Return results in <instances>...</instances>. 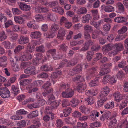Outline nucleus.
Here are the masks:
<instances>
[{"instance_id": "obj_2", "label": "nucleus", "mask_w": 128, "mask_h": 128, "mask_svg": "<svg viewBox=\"0 0 128 128\" xmlns=\"http://www.w3.org/2000/svg\"><path fill=\"white\" fill-rule=\"evenodd\" d=\"M32 56L31 54H24L21 56L20 57L18 58V56H15L16 61L18 60L19 59L21 61H24L29 60L32 58Z\"/></svg>"}, {"instance_id": "obj_32", "label": "nucleus", "mask_w": 128, "mask_h": 128, "mask_svg": "<svg viewBox=\"0 0 128 128\" xmlns=\"http://www.w3.org/2000/svg\"><path fill=\"white\" fill-rule=\"evenodd\" d=\"M87 10L85 7H82L79 8L77 11L78 14H86L87 12Z\"/></svg>"}, {"instance_id": "obj_36", "label": "nucleus", "mask_w": 128, "mask_h": 128, "mask_svg": "<svg viewBox=\"0 0 128 128\" xmlns=\"http://www.w3.org/2000/svg\"><path fill=\"white\" fill-rule=\"evenodd\" d=\"M3 44L5 48L6 49H11L14 46L13 44H11L9 42H3Z\"/></svg>"}, {"instance_id": "obj_33", "label": "nucleus", "mask_w": 128, "mask_h": 128, "mask_svg": "<svg viewBox=\"0 0 128 128\" xmlns=\"http://www.w3.org/2000/svg\"><path fill=\"white\" fill-rule=\"evenodd\" d=\"M99 116V112L96 111L94 110L92 112L90 116L92 119V120H94L96 117H98Z\"/></svg>"}, {"instance_id": "obj_45", "label": "nucleus", "mask_w": 128, "mask_h": 128, "mask_svg": "<svg viewBox=\"0 0 128 128\" xmlns=\"http://www.w3.org/2000/svg\"><path fill=\"white\" fill-rule=\"evenodd\" d=\"M91 12L93 15L94 16V20H98L99 17L98 14V11L97 10H91Z\"/></svg>"}, {"instance_id": "obj_30", "label": "nucleus", "mask_w": 128, "mask_h": 128, "mask_svg": "<svg viewBox=\"0 0 128 128\" xmlns=\"http://www.w3.org/2000/svg\"><path fill=\"white\" fill-rule=\"evenodd\" d=\"M35 55L36 56V61L34 60L33 62L34 64L36 65L38 62V60L42 58V54L40 53L36 54Z\"/></svg>"}, {"instance_id": "obj_4", "label": "nucleus", "mask_w": 128, "mask_h": 128, "mask_svg": "<svg viewBox=\"0 0 128 128\" xmlns=\"http://www.w3.org/2000/svg\"><path fill=\"white\" fill-rule=\"evenodd\" d=\"M114 47L116 48V52L114 53V52L112 53L110 52L109 54V55L110 56H110V54H112L113 56L114 54L117 53V52L120 51L122 50L124 48V46L123 44L122 43H116L114 45Z\"/></svg>"}, {"instance_id": "obj_25", "label": "nucleus", "mask_w": 128, "mask_h": 128, "mask_svg": "<svg viewBox=\"0 0 128 128\" xmlns=\"http://www.w3.org/2000/svg\"><path fill=\"white\" fill-rule=\"evenodd\" d=\"M104 97L103 96L102 97L100 96L99 98L100 100L97 102V104L98 106H100L102 104L108 100L107 97Z\"/></svg>"}, {"instance_id": "obj_26", "label": "nucleus", "mask_w": 128, "mask_h": 128, "mask_svg": "<svg viewBox=\"0 0 128 128\" xmlns=\"http://www.w3.org/2000/svg\"><path fill=\"white\" fill-rule=\"evenodd\" d=\"M56 52V50L55 49H53L49 50L48 52V53H50L52 55V56L53 58L55 60L58 59L60 58L59 56H57V55L55 54Z\"/></svg>"}, {"instance_id": "obj_21", "label": "nucleus", "mask_w": 128, "mask_h": 128, "mask_svg": "<svg viewBox=\"0 0 128 128\" xmlns=\"http://www.w3.org/2000/svg\"><path fill=\"white\" fill-rule=\"evenodd\" d=\"M86 87V85L85 83L80 84L78 86L77 90L80 92H82L85 90Z\"/></svg>"}, {"instance_id": "obj_13", "label": "nucleus", "mask_w": 128, "mask_h": 128, "mask_svg": "<svg viewBox=\"0 0 128 128\" xmlns=\"http://www.w3.org/2000/svg\"><path fill=\"white\" fill-rule=\"evenodd\" d=\"M14 20L16 23L20 24H24L25 23V20L22 16H16L14 17Z\"/></svg>"}, {"instance_id": "obj_5", "label": "nucleus", "mask_w": 128, "mask_h": 128, "mask_svg": "<svg viewBox=\"0 0 128 128\" xmlns=\"http://www.w3.org/2000/svg\"><path fill=\"white\" fill-rule=\"evenodd\" d=\"M74 94V92L71 88H68L62 93V96L65 98H69L72 97Z\"/></svg>"}, {"instance_id": "obj_28", "label": "nucleus", "mask_w": 128, "mask_h": 128, "mask_svg": "<svg viewBox=\"0 0 128 128\" xmlns=\"http://www.w3.org/2000/svg\"><path fill=\"white\" fill-rule=\"evenodd\" d=\"M48 11L47 8L43 7H38L36 8L35 11L37 12H46Z\"/></svg>"}, {"instance_id": "obj_37", "label": "nucleus", "mask_w": 128, "mask_h": 128, "mask_svg": "<svg viewBox=\"0 0 128 128\" xmlns=\"http://www.w3.org/2000/svg\"><path fill=\"white\" fill-rule=\"evenodd\" d=\"M55 100V98L53 95L49 96L48 97V99L46 102L48 104H52V102H54Z\"/></svg>"}, {"instance_id": "obj_8", "label": "nucleus", "mask_w": 128, "mask_h": 128, "mask_svg": "<svg viewBox=\"0 0 128 128\" xmlns=\"http://www.w3.org/2000/svg\"><path fill=\"white\" fill-rule=\"evenodd\" d=\"M66 31L64 28H60L58 31V33L57 35L58 38L62 40L66 34Z\"/></svg>"}, {"instance_id": "obj_58", "label": "nucleus", "mask_w": 128, "mask_h": 128, "mask_svg": "<svg viewBox=\"0 0 128 128\" xmlns=\"http://www.w3.org/2000/svg\"><path fill=\"white\" fill-rule=\"evenodd\" d=\"M30 64V63L29 62H23L21 64L20 67L22 68H24L29 66Z\"/></svg>"}, {"instance_id": "obj_23", "label": "nucleus", "mask_w": 128, "mask_h": 128, "mask_svg": "<svg viewBox=\"0 0 128 128\" xmlns=\"http://www.w3.org/2000/svg\"><path fill=\"white\" fill-rule=\"evenodd\" d=\"M114 47V44H108L104 46L102 48V50L103 51H108L112 50Z\"/></svg>"}, {"instance_id": "obj_6", "label": "nucleus", "mask_w": 128, "mask_h": 128, "mask_svg": "<svg viewBox=\"0 0 128 128\" xmlns=\"http://www.w3.org/2000/svg\"><path fill=\"white\" fill-rule=\"evenodd\" d=\"M19 7L22 10L24 11H30L31 8L30 6L23 3L21 2L18 4Z\"/></svg>"}, {"instance_id": "obj_59", "label": "nucleus", "mask_w": 128, "mask_h": 128, "mask_svg": "<svg viewBox=\"0 0 128 128\" xmlns=\"http://www.w3.org/2000/svg\"><path fill=\"white\" fill-rule=\"evenodd\" d=\"M68 20V19L66 17L62 16L60 19V24L61 25H62L64 24Z\"/></svg>"}, {"instance_id": "obj_34", "label": "nucleus", "mask_w": 128, "mask_h": 128, "mask_svg": "<svg viewBox=\"0 0 128 128\" xmlns=\"http://www.w3.org/2000/svg\"><path fill=\"white\" fill-rule=\"evenodd\" d=\"M31 81V80L30 79H24L22 80L20 82V85L26 86L30 83Z\"/></svg>"}, {"instance_id": "obj_19", "label": "nucleus", "mask_w": 128, "mask_h": 128, "mask_svg": "<svg viewBox=\"0 0 128 128\" xmlns=\"http://www.w3.org/2000/svg\"><path fill=\"white\" fill-rule=\"evenodd\" d=\"M91 18V16L89 14H87L82 16V20L84 23H88Z\"/></svg>"}, {"instance_id": "obj_64", "label": "nucleus", "mask_w": 128, "mask_h": 128, "mask_svg": "<svg viewBox=\"0 0 128 128\" xmlns=\"http://www.w3.org/2000/svg\"><path fill=\"white\" fill-rule=\"evenodd\" d=\"M124 45L126 48L128 50L127 51H124L123 52L124 54H128V38L126 39L124 41Z\"/></svg>"}, {"instance_id": "obj_48", "label": "nucleus", "mask_w": 128, "mask_h": 128, "mask_svg": "<svg viewBox=\"0 0 128 128\" xmlns=\"http://www.w3.org/2000/svg\"><path fill=\"white\" fill-rule=\"evenodd\" d=\"M12 11L14 14L15 15H19L20 14L22 13L21 11L17 8H12Z\"/></svg>"}, {"instance_id": "obj_3", "label": "nucleus", "mask_w": 128, "mask_h": 128, "mask_svg": "<svg viewBox=\"0 0 128 128\" xmlns=\"http://www.w3.org/2000/svg\"><path fill=\"white\" fill-rule=\"evenodd\" d=\"M10 92L6 88H0V96L2 98H7L9 96Z\"/></svg>"}, {"instance_id": "obj_27", "label": "nucleus", "mask_w": 128, "mask_h": 128, "mask_svg": "<svg viewBox=\"0 0 128 128\" xmlns=\"http://www.w3.org/2000/svg\"><path fill=\"white\" fill-rule=\"evenodd\" d=\"M52 10L53 11L57 12L61 15L63 14L64 13V10L60 6H58L56 8H53Z\"/></svg>"}, {"instance_id": "obj_47", "label": "nucleus", "mask_w": 128, "mask_h": 128, "mask_svg": "<svg viewBox=\"0 0 128 128\" xmlns=\"http://www.w3.org/2000/svg\"><path fill=\"white\" fill-rule=\"evenodd\" d=\"M59 28V27L58 25L55 24H53L51 28V30L54 32L57 31Z\"/></svg>"}, {"instance_id": "obj_51", "label": "nucleus", "mask_w": 128, "mask_h": 128, "mask_svg": "<svg viewBox=\"0 0 128 128\" xmlns=\"http://www.w3.org/2000/svg\"><path fill=\"white\" fill-rule=\"evenodd\" d=\"M99 80L98 78H96L95 80L92 81L89 83V85L90 86H94L97 85Z\"/></svg>"}, {"instance_id": "obj_63", "label": "nucleus", "mask_w": 128, "mask_h": 128, "mask_svg": "<svg viewBox=\"0 0 128 128\" xmlns=\"http://www.w3.org/2000/svg\"><path fill=\"white\" fill-rule=\"evenodd\" d=\"M109 76H104L102 80V82L104 84H106L109 82Z\"/></svg>"}, {"instance_id": "obj_40", "label": "nucleus", "mask_w": 128, "mask_h": 128, "mask_svg": "<svg viewBox=\"0 0 128 128\" xmlns=\"http://www.w3.org/2000/svg\"><path fill=\"white\" fill-rule=\"evenodd\" d=\"M124 73L122 70H120L118 72L116 76L118 79L121 80L124 77Z\"/></svg>"}, {"instance_id": "obj_56", "label": "nucleus", "mask_w": 128, "mask_h": 128, "mask_svg": "<svg viewBox=\"0 0 128 128\" xmlns=\"http://www.w3.org/2000/svg\"><path fill=\"white\" fill-rule=\"evenodd\" d=\"M27 113V112L23 109L18 110L16 112V114L17 115L24 114Z\"/></svg>"}, {"instance_id": "obj_15", "label": "nucleus", "mask_w": 128, "mask_h": 128, "mask_svg": "<svg viewBox=\"0 0 128 128\" xmlns=\"http://www.w3.org/2000/svg\"><path fill=\"white\" fill-rule=\"evenodd\" d=\"M98 93L97 90H87L86 92V94L89 97L92 96L96 95Z\"/></svg>"}, {"instance_id": "obj_41", "label": "nucleus", "mask_w": 128, "mask_h": 128, "mask_svg": "<svg viewBox=\"0 0 128 128\" xmlns=\"http://www.w3.org/2000/svg\"><path fill=\"white\" fill-rule=\"evenodd\" d=\"M93 42L91 41H90L88 42H87L84 45V46L82 48V50H85L88 49V46H89L91 45L92 44Z\"/></svg>"}, {"instance_id": "obj_9", "label": "nucleus", "mask_w": 128, "mask_h": 128, "mask_svg": "<svg viewBox=\"0 0 128 128\" xmlns=\"http://www.w3.org/2000/svg\"><path fill=\"white\" fill-rule=\"evenodd\" d=\"M35 21L32 20L28 22L27 23L28 27L30 28H32L33 29H37L39 28V26L35 24Z\"/></svg>"}, {"instance_id": "obj_1", "label": "nucleus", "mask_w": 128, "mask_h": 128, "mask_svg": "<svg viewBox=\"0 0 128 128\" xmlns=\"http://www.w3.org/2000/svg\"><path fill=\"white\" fill-rule=\"evenodd\" d=\"M84 29L85 38L86 39H90V37L89 33L93 31V29L92 27L89 25H86L84 26Z\"/></svg>"}, {"instance_id": "obj_12", "label": "nucleus", "mask_w": 128, "mask_h": 128, "mask_svg": "<svg viewBox=\"0 0 128 128\" xmlns=\"http://www.w3.org/2000/svg\"><path fill=\"white\" fill-rule=\"evenodd\" d=\"M101 7L102 10L106 12H110L114 11V8L112 6H106L102 5Z\"/></svg>"}, {"instance_id": "obj_11", "label": "nucleus", "mask_w": 128, "mask_h": 128, "mask_svg": "<svg viewBox=\"0 0 128 128\" xmlns=\"http://www.w3.org/2000/svg\"><path fill=\"white\" fill-rule=\"evenodd\" d=\"M116 6L118 9V12L120 13H123L124 11V8L123 4L120 2L117 3Z\"/></svg>"}, {"instance_id": "obj_10", "label": "nucleus", "mask_w": 128, "mask_h": 128, "mask_svg": "<svg viewBox=\"0 0 128 128\" xmlns=\"http://www.w3.org/2000/svg\"><path fill=\"white\" fill-rule=\"evenodd\" d=\"M29 41L28 38L26 36H21L18 39V42L20 44H25L28 43Z\"/></svg>"}, {"instance_id": "obj_52", "label": "nucleus", "mask_w": 128, "mask_h": 128, "mask_svg": "<svg viewBox=\"0 0 128 128\" xmlns=\"http://www.w3.org/2000/svg\"><path fill=\"white\" fill-rule=\"evenodd\" d=\"M7 37L4 32L3 31L0 33V41L4 40Z\"/></svg>"}, {"instance_id": "obj_39", "label": "nucleus", "mask_w": 128, "mask_h": 128, "mask_svg": "<svg viewBox=\"0 0 128 128\" xmlns=\"http://www.w3.org/2000/svg\"><path fill=\"white\" fill-rule=\"evenodd\" d=\"M128 30V28L126 26H123L118 30V33L119 34H123L126 32Z\"/></svg>"}, {"instance_id": "obj_61", "label": "nucleus", "mask_w": 128, "mask_h": 128, "mask_svg": "<svg viewBox=\"0 0 128 128\" xmlns=\"http://www.w3.org/2000/svg\"><path fill=\"white\" fill-rule=\"evenodd\" d=\"M100 125V123L98 122H96L94 123H92L90 124V127L94 128V127H99Z\"/></svg>"}, {"instance_id": "obj_55", "label": "nucleus", "mask_w": 128, "mask_h": 128, "mask_svg": "<svg viewBox=\"0 0 128 128\" xmlns=\"http://www.w3.org/2000/svg\"><path fill=\"white\" fill-rule=\"evenodd\" d=\"M85 100L87 101L88 104H92L94 102V100L92 96L89 97L88 98L85 99Z\"/></svg>"}, {"instance_id": "obj_35", "label": "nucleus", "mask_w": 128, "mask_h": 128, "mask_svg": "<svg viewBox=\"0 0 128 128\" xmlns=\"http://www.w3.org/2000/svg\"><path fill=\"white\" fill-rule=\"evenodd\" d=\"M102 22L103 21L102 20H100L97 22L92 21L90 22V24L92 25L93 26L97 28L98 27Z\"/></svg>"}, {"instance_id": "obj_29", "label": "nucleus", "mask_w": 128, "mask_h": 128, "mask_svg": "<svg viewBox=\"0 0 128 128\" xmlns=\"http://www.w3.org/2000/svg\"><path fill=\"white\" fill-rule=\"evenodd\" d=\"M111 113L110 112H107L105 114H103L100 118V120L102 121L106 120L109 117Z\"/></svg>"}, {"instance_id": "obj_53", "label": "nucleus", "mask_w": 128, "mask_h": 128, "mask_svg": "<svg viewBox=\"0 0 128 128\" xmlns=\"http://www.w3.org/2000/svg\"><path fill=\"white\" fill-rule=\"evenodd\" d=\"M41 69L42 70L47 71L52 70V67L50 66L49 67L47 65L41 67Z\"/></svg>"}, {"instance_id": "obj_43", "label": "nucleus", "mask_w": 128, "mask_h": 128, "mask_svg": "<svg viewBox=\"0 0 128 128\" xmlns=\"http://www.w3.org/2000/svg\"><path fill=\"white\" fill-rule=\"evenodd\" d=\"M109 82L112 84H115L117 81V79L114 76H109Z\"/></svg>"}, {"instance_id": "obj_50", "label": "nucleus", "mask_w": 128, "mask_h": 128, "mask_svg": "<svg viewBox=\"0 0 128 128\" xmlns=\"http://www.w3.org/2000/svg\"><path fill=\"white\" fill-rule=\"evenodd\" d=\"M101 33L102 32L100 30L94 31L92 32V38L94 39L96 38L98 35Z\"/></svg>"}, {"instance_id": "obj_24", "label": "nucleus", "mask_w": 128, "mask_h": 128, "mask_svg": "<svg viewBox=\"0 0 128 128\" xmlns=\"http://www.w3.org/2000/svg\"><path fill=\"white\" fill-rule=\"evenodd\" d=\"M114 102L113 101L109 102L104 106V108L106 109H111L113 108L114 106Z\"/></svg>"}, {"instance_id": "obj_31", "label": "nucleus", "mask_w": 128, "mask_h": 128, "mask_svg": "<svg viewBox=\"0 0 128 128\" xmlns=\"http://www.w3.org/2000/svg\"><path fill=\"white\" fill-rule=\"evenodd\" d=\"M45 15L46 16V19L53 21H55L56 20V16L54 14L48 13Z\"/></svg>"}, {"instance_id": "obj_17", "label": "nucleus", "mask_w": 128, "mask_h": 128, "mask_svg": "<svg viewBox=\"0 0 128 128\" xmlns=\"http://www.w3.org/2000/svg\"><path fill=\"white\" fill-rule=\"evenodd\" d=\"M35 18L37 22L42 21L46 19V16L45 14L43 15L38 14L35 16Z\"/></svg>"}, {"instance_id": "obj_60", "label": "nucleus", "mask_w": 128, "mask_h": 128, "mask_svg": "<svg viewBox=\"0 0 128 128\" xmlns=\"http://www.w3.org/2000/svg\"><path fill=\"white\" fill-rule=\"evenodd\" d=\"M60 102L59 101L56 102L54 100V102H52V108H56L58 107L60 104Z\"/></svg>"}, {"instance_id": "obj_18", "label": "nucleus", "mask_w": 128, "mask_h": 128, "mask_svg": "<svg viewBox=\"0 0 128 128\" xmlns=\"http://www.w3.org/2000/svg\"><path fill=\"white\" fill-rule=\"evenodd\" d=\"M40 120L38 118L36 119L34 122V125H32L28 127V128H38L40 125Z\"/></svg>"}, {"instance_id": "obj_38", "label": "nucleus", "mask_w": 128, "mask_h": 128, "mask_svg": "<svg viewBox=\"0 0 128 128\" xmlns=\"http://www.w3.org/2000/svg\"><path fill=\"white\" fill-rule=\"evenodd\" d=\"M116 122V120L115 118L112 119L110 122L108 127L110 128H116L115 124Z\"/></svg>"}, {"instance_id": "obj_46", "label": "nucleus", "mask_w": 128, "mask_h": 128, "mask_svg": "<svg viewBox=\"0 0 128 128\" xmlns=\"http://www.w3.org/2000/svg\"><path fill=\"white\" fill-rule=\"evenodd\" d=\"M58 4V2L57 1H54L52 2L47 3L46 2V5L47 6L49 7H53L57 5Z\"/></svg>"}, {"instance_id": "obj_62", "label": "nucleus", "mask_w": 128, "mask_h": 128, "mask_svg": "<svg viewBox=\"0 0 128 128\" xmlns=\"http://www.w3.org/2000/svg\"><path fill=\"white\" fill-rule=\"evenodd\" d=\"M13 24V22L11 20H8L4 23L5 28H7Z\"/></svg>"}, {"instance_id": "obj_49", "label": "nucleus", "mask_w": 128, "mask_h": 128, "mask_svg": "<svg viewBox=\"0 0 128 128\" xmlns=\"http://www.w3.org/2000/svg\"><path fill=\"white\" fill-rule=\"evenodd\" d=\"M28 120H23L18 122L17 123V125L20 126H26V123Z\"/></svg>"}, {"instance_id": "obj_14", "label": "nucleus", "mask_w": 128, "mask_h": 128, "mask_svg": "<svg viewBox=\"0 0 128 128\" xmlns=\"http://www.w3.org/2000/svg\"><path fill=\"white\" fill-rule=\"evenodd\" d=\"M42 34L38 31L32 32L30 35V37L32 39L38 38H40Z\"/></svg>"}, {"instance_id": "obj_57", "label": "nucleus", "mask_w": 128, "mask_h": 128, "mask_svg": "<svg viewBox=\"0 0 128 128\" xmlns=\"http://www.w3.org/2000/svg\"><path fill=\"white\" fill-rule=\"evenodd\" d=\"M22 116L15 115L11 117L10 118L12 120H19L22 119Z\"/></svg>"}, {"instance_id": "obj_16", "label": "nucleus", "mask_w": 128, "mask_h": 128, "mask_svg": "<svg viewBox=\"0 0 128 128\" xmlns=\"http://www.w3.org/2000/svg\"><path fill=\"white\" fill-rule=\"evenodd\" d=\"M113 96L115 100L117 102H119L122 100L123 98L122 95L120 94L118 92H116L113 95Z\"/></svg>"}, {"instance_id": "obj_22", "label": "nucleus", "mask_w": 128, "mask_h": 128, "mask_svg": "<svg viewBox=\"0 0 128 128\" xmlns=\"http://www.w3.org/2000/svg\"><path fill=\"white\" fill-rule=\"evenodd\" d=\"M126 20V18L122 16L116 17L114 19V22L118 23L125 22Z\"/></svg>"}, {"instance_id": "obj_20", "label": "nucleus", "mask_w": 128, "mask_h": 128, "mask_svg": "<svg viewBox=\"0 0 128 128\" xmlns=\"http://www.w3.org/2000/svg\"><path fill=\"white\" fill-rule=\"evenodd\" d=\"M35 70V67L32 66L30 67H30L28 68L27 69L25 70L24 72L26 74H31L34 73Z\"/></svg>"}, {"instance_id": "obj_7", "label": "nucleus", "mask_w": 128, "mask_h": 128, "mask_svg": "<svg viewBox=\"0 0 128 128\" xmlns=\"http://www.w3.org/2000/svg\"><path fill=\"white\" fill-rule=\"evenodd\" d=\"M110 91V88L107 86L104 87L102 89V92L100 94L101 97L106 96L109 94Z\"/></svg>"}, {"instance_id": "obj_42", "label": "nucleus", "mask_w": 128, "mask_h": 128, "mask_svg": "<svg viewBox=\"0 0 128 128\" xmlns=\"http://www.w3.org/2000/svg\"><path fill=\"white\" fill-rule=\"evenodd\" d=\"M79 108L80 111L82 112L86 113L89 112V109L86 108L84 106H81L79 107Z\"/></svg>"}, {"instance_id": "obj_44", "label": "nucleus", "mask_w": 128, "mask_h": 128, "mask_svg": "<svg viewBox=\"0 0 128 128\" xmlns=\"http://www.w3.org/2000/svg\"><path fill=\"white\" fill-rule=\"evenodd\" d=\"M62 74V73L60 70L56 71L55 72H54L51 74V78H54L58 76V75Z\"/></svg>"}, {"instance_id": "obj_54", "label": "nucleus", "mask_w": 128, "mask_h": 128, "mask_svg": "<svg viewBox=\"0 0 128 128\" xmlns=\"http://www.w3.org/2000/svg\"><path fill=\"white\" fill-rule=\"evenodd\" d=\"M72 109L70 108H68L67 109L63 111L64 116L65 117H67L71 112Z\"/></svg>"}]
</instances>
